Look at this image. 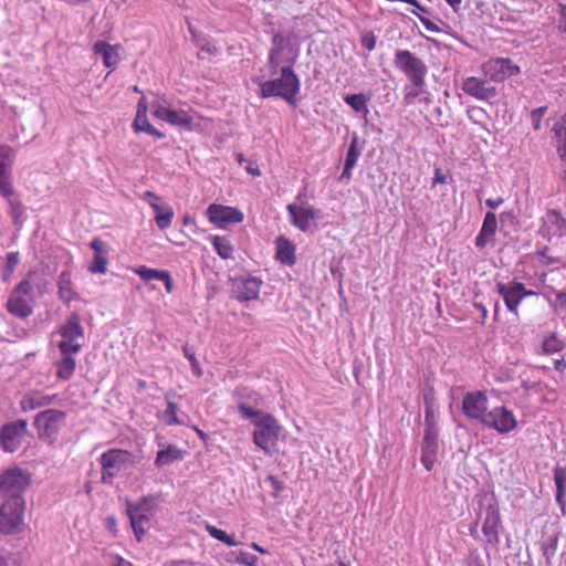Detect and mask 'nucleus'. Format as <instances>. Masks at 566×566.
Instances as JSON below:
<instances>
[{
    "label": "nucleus",
    "instance_id": "obj_47",
    "mask_svg": "<svg viewBox=\"0 0 566 566\" xmlns=\"http://www.w3.org/2000/svg\"><path fill=\"white\" fill-rule=\"evenodd\" d=\"M548 249L545 248L542 251L537 252V260L543 265H559L562 264V260L559 258H554L547 254Z\"/></svg>",
    "mask_w": 566,
    "mask_h": 566
},
{
    "label": "nucleus",
    "instance_id": "obj_55",
    "mask_svg": "<svg viewBox=\"0 0 566 566\" xmlns=\"http://www.w3.org/2000/svg\"><path fill=\"white\" fill-rule=\"evenodd\" d=\"M412 13H413L415 15H417V17H418V19L420 20V22L422 23V25H423L428 31H430V32H438V31H439L438 25H437L433 21H431L430 19H428V18H426V17H423V15H421V14H418L416 11H412Z\"/></svg>",
    "mask_w": 566,
    "mask_h": 566
},
{
    "label": "nucleus",
    "instance_id": "obj_63",
    "mask_svg": "<svg viewBox=\"0 0 566 566\" xmlns=\"http://www.w3.org/2000/svg\"><path fill=\"white\" fill-rule=\"evenodd\" d=\"M245 170L252 175V176H260L261 175V171L259 169V167L253 164V163H250L247 167H245Z\"/></svg>",
    "mask_w": 566,
    "mask_h": 566
},
{
    "label": "nucleus",
    "instance_id": "obj_26",
    "mask_svg": "<svg viewBox=\"0 0 566 566\" xmlns=\"http://www.w3.org/2000/svg\"><path fill=\"white\" fill-rule=\"evenodd\" d=\"M497 230V219L494 212H486L482 222L481 230L475 238V245L482 249L495 235Z\"/></svg>",
    "mask_w": 566,
    "mask_h": 566
},
{
    "label": "nucleus",
    "instance_id": "obj_62",
    "mask_svg": "<svg viewBox=\"0 0 566 566\" xmlns=\"http://www.w3.org/2000/svg\"><path fill=\"white\" fill-rule=\"evenodd\" d=\"M306 190H307V187L304 186L298 190V192L296 195V200L300 202V205L306 203Z\"/></svg>",
    "mask_w": 566,
    "mask_h": 566
},
{
    "label": "nucleus",
    "instance_id": "obj_20",
    "mask_svg": "<svg viewBox=\"0 0 566 566\" xmlns=\"http://www.w3.org/2000/svg\"><path fill=\"white\" fill-rule=\"evenodd\" d=\"M482 71L484 76L489 77L494 84V82H502L517 74L520 67L510 59L497 57L485 62L482 66Z\"/></svg>",
    "mask_w": 566,
    "mask_h": 566
},
{
    "label": "nucleus",
    "instance_id": "obj_4",
    "mask_svg": "<svg viewBox=\"0 0 566 566\" xmlns=\"http://www.w3.org/2000/svg\"><path fill=\"white\" fill-rule=\"evenodd\" d=\"M15 161V150L9 145H0V196L7 199L9 205V214L15 226L23 222L24 207L22 202L14 198L13 187V165Z\"/></svg>",
    "mask_w": 566,
    "mask_h": 566
},
{
    "label": "nucleus",
    "instance_id": "obj_19",
    "mask_svg": "<svg viewBox=\"0 0 566 566\" xmlns=\"http://www.w3.org/2000/svg\"><path fill=\"white\" fill-rule=\"evenodd\" d=\"M461 88L467 95L478 101H490L497 94L495 85L485 76H469L463 80Z\"/></svg>",
    "mask_w": 566,
    "mask_h": 566
},
{
    "label": "nucleus",
    "instance_id": "obj_35",
    "mask_svg": "<svg viewBox=\"0 0 566 566\" xmlns=\"http://www.w3.org/2000/svg\"><path fill=\"white\" fill-rule=\"evenodd\" d=\"M211 243L216 253L223 260L233 258V245L230 239L226 235H213L211 238Z\"/></svg>",
    "mask_w": 566,
    "mask_h": 566
},
{
    "label": "nucleus",
    "instance_id": "obj_38",
    "mask_svg": "<svg viewBox=\"0 0 566 566\" xmlns=\"http://www.w3.org/2000/svg\"><path fill=\"white\" fill-rule=\"evenodd\" d=\"M167 401V409L165 410L164 417L167 426H181L185 422L179 419L178 411L179 407L176 402L171 401L170 394L165 396Z\"/></svg>",
    "mask_w": 566,
    "mask_h": 566
},
{
    "label": "nucleus",
    "instance_id": "obj_29",
    "mask_svg": "<svg viewBox=\"0 0 566 566\" xmlns=\"http://www.w3.org/2000/svg\"><path fill=\"white\" fill-rule=\"evenodd\" d=\"M554 483L556 485V495L555 500L559 505L562 512L565 514L566 509V468L562 465H556L554 468Z\"/></svg>",
    "mask_w": 566,
    "mask_h": 566
},
{
    "label": "nucleus",
    "instance_id": "obj_8",
    "mask_svg": "<svg viewBox=\"0 0 566 566\" xmlns=\"http://www.w3.org/2000/svg\"><path fill=\"white\" fill-rule=\"evenodd\" d=\"M32 475L28 470L12 467L0 474V497L4 501L23 500L22 493L31 483Z\"/></svg>",
    "mask_w": 566,
    "mask_h": 566
},
{
    "label": "nucleus",
    "instance_id": "obj_17",
    "mask_svg": "<svg viewBox=\"0 0 566 566\" xmlns=\"http://www.w3.org/2000/svg\"><path fill=\"white\" fill-rule=\"evenodd\" d=\"M481 423L499 433H509L516 428L517 420L511 410L500 406L488 411Z\"/></svg>",
    "mask_w": 566,
    "mask_h": 566
},
{
    "label": "nucleus",
    "instance_id": "obj_22",
    "mask_svg": "<svg viewBox=\"0 0 566 566\" xmlns=\"http://www.w3.org/2000/svg\"><path fill=\"white\" fill-rule=\"evenodd\" d=\"M489 408V399L484 391L468 392L462 400L463 413L470 418L483 421Z\"/></svg>",
    "mask_w": 566,
    "mask_h": 566
},
{
    "label": "nucleus",
    "instance_id": "obj_45",
    "mask_svg": "<svg viewBox=\"0 0 566 566\" xmlns=\"http://www.w3.org/2000/svg\"><path fill=\"white\" fill-rule=\"evenodd\" d=\"M182 352H184L185 357L189 360V363L191 365L193 375H196L197 377H201L202 369L200 367L198 359L196 358V355H195V352L192 350V348H190L188 345H185L182 347Z\"/></svg>",
    "mask_w": 566,
    "mask_h": 566
},
{
    "label": "nucleus",
    "instance_id": "obj_41",
    "mask_svg": "<svg viewBox=\"0 0 566 566\" xmlns=\"http://www.w3.org/2000/svg\"><path fill=\"white\" fill-rule=\"evenodd\" d=\"M19 263H20V253L19 252L14 251V252H9L6 254L4 268H3L4 280L9 279L12 275V273L15 271Z\"/></svg>",
    "mask_w": 566,
    "mask_h": 566
},
{
    "label": "nucleus",
    "instance_id": "obj_14",
    "mask_svg": "<svg viewBox=\"0 0 566 566\" xmlns=\"http://www.w3.org/2000/svg\"><path fill=\"white\" fill-rule=\"evenodd\" d=\"M290 222L302 232H314V221L321 217V210L307 205L289 203L286 206Z\"/></svg>",
    "mask_w": 566,
    "mask_h": 566
},
{
    "label": "nucleus",
    "instance_id": "obj_34",
    "mask_svg": "<svg viewBox=\"0 0 566 566\" xmlns=\"http://www.w3.org/2000/svg\"><path fill=\"white\" fill-rule=\"evenodd\" d=\"M439 442L422 441L420 461L427 471H431L434 467Z\"/></svg>",
    "mask_w": 566,
    "mask_h": 566
},
{
    "label": "nucleus",
    "instance_id": "obj_12",
    "mask_svg": "<svg viewBox=\"0 0 566 566\" xmlns=\"http://www.w3.org/2000/svg\"><path fill=\"white\" fill-rule=\"evenodd\" d=\"M65 412L57 409H46L39 412L34 418V426L38 429L39 437L49 443H54L60 429L65 422Z\"/></svg>",
    "mask_w": 566,
    "mask_h": 566
},
{
    "label": "nucleus",
    "instance_id": "obj_50",
    "mask_svg": "<svg viewBox=\"0 0 566 566\" xmlns=\"http://www.w3.org/2000/svg\"><path fill=\"white\" fill-rule=\"evenodd\" d=\"M424 424L438 423V417L433 410V406L428 403V394L424 395Z\"/></svg>",
    "mask_w": 566,
    "mask_h": 566
},
{
    "label": "nucleus",
    "instance_id": "obj_32",
    "mask_svg": "<svg viewBox=\"0 0 566 566\" xmlns=\"http://www.w3.org/2000/svg\"><path fill=\"white\" fill-rule=\"evenodd\" d=\"M151 209L155 212V222L159 229L165 230L171 226L175 213L170 206L160 202L151 203Z\"/></svg>",
    "mask_w": 566,
    "mask_h": 566
},
{
    "label": "nucleus",
    "instance_id": "obj_51",
    "mask_svg": "<svg viewBox=\"0 0 566 566\" xmlns=\"http://www.w3.org/2000/svg\"><path fill=\"white\" fill-rule=\"evenodd\" d=\"M91 249L94 251V255H105L107 253L106 244L101 238H94L90 243Z\"/></svg>",
    "mask_w": 566,
    "mask_h": 566
},
{
    "label": "nucleus",
    "instance_id": "obj_23",
    "mask_svg": "<svg viewBox=\"0 0 566 566\" xmlns=\"http://www.w3.org/2000/svg\"><path fill=\"white\" fill-rule=\"evenodd\" d=\"M539 232L547 240L564 235L566 233V219L562 216L560 211L555 209L547 210L542 218Z\"/></svg>",
    "mask_w": 566,
    "mask_h": 566
},
{
    "label": "nucleus",
    "instance_id": "obj_42",
    "mask_svg": "<svg viewBox=\"0 0 566 566\" xmlns=\"http://www.w3.org/2000/svg\"><path fill=\"white\" fill-rule=\"evenodd\" d=\"M231 555L233 556V559H231V560L237 564L245 565V566H259L258 565L259 557L256 555H253L251 553L243 552V551L238 552V553H232Z\"/></svg>",
    "mask_w": 566,
    "mask_h": 566
},
{
    "label": "nucleus",
    "instance_id": "obj_16",
    "mask_svg": "<svg viewBox=\"0 0 566 566\" xmlns=\"http://www.w3.org/2000/svg\"><path fill=\"white\" fill-rule=\"evenodd\" d=\"M496 290L502 296L506 308L514 314H517L518 305L524 297L536 294V292L527 290L523 283L515 281L509 283L499 282Z\"/></svg>",
    "mask_w": 566,
    "mask_h": 566
},
{
    "label": "nucleus",
    "instance_id": "obj_31",
    "mask_svg": "<svg viewBox=\"0 0 566 566\" xmlns=\"http://www.w3.org/2000/svg\"><path fill=\"white\" fill-rule=\"evenodd\" d=\"M182 451L175 444H169L166 449L159 450L155 459V465L163 468L182 459Z\"/></svg>",
    "mask_w": 566,
    "mask_h": 566
},
{
    "label": "nucleus",
    "instance_id": "obj_37",
    "mask_svg": "<svg viewBox=\"0 0 566 566\" xmlns=\"http://www.w3.org/2000/svg\"><path fill=\"white\" fill-rule=\"evenodd\" d=\"M133 128L136 133L144 132V133H147L148 135L154 136L158 139L165 138V134L161 133L160 130H158L157 128H155L148 122L147 115H136L134 123H133Z\"/></svg>",
    "mask_w": 566,
    "mask_h": 566
},
{
    "label": "nucleus",
    "instance_id": "obj_24",
    "mask_svg": "<svg viewBox=\"0 0 566 566\" xmlns=\"http://www.w3.org/2000/svg\"><path fill=\"white\" fill-rule=\"evenodd\" d=\"M262 281L255 276L235 279L233 282L234 297L239 302L256 300L260 294Z\"/></svg>",
    "mask_w": 566,
    "mask_h": 566
},
{
    "label": "nucleus",
    "instance_id": "obj_30",
    "mask_svg": "<svg viewBox=\"0 0 566 566\" xmlns=\"http://www.w3.org/2000/svg\"><path fill=\"white\" fill-rule=\"evenodd\" d=\"M78 353L61 354V358L56 361V377L61 380H69L75 371V355Z\"/></svg>",
    "mask_w": 566,
    "mask_h": 566
},
{
    "label": "nucleus",
    "instance_id": "obj_58",
    "mask_svg": "<svg viewBox=\"0 0 566 566\" xmlns=\"http://www.w3.org/2000/svg\"><path fill=\"white\" fill-rule=\"evenodd\" d=\"M143 199L147 201V203L151 207V203L156 205L160 202V197L154 193L153 191H146L143 196Z\"/></svg>",
    "mask_w": 566,
    "mask_h": 566
},
{
    "label": "nucleus",
    "instance_id": "obj_36",
    "mask_svg": "<svg viewBox=\"0 0 566 566\" xmlns=\"http://www.w3.org/2000/svg\"><path fill=\"white\" fill-rule=\"evenodd\" d=\"M344 102L350 106L356 113L363 114L365 119L369 114L368 97L363 93L350 94L344 97Z\"/></svg>",
    "mask_w": 566,
    "mask_h": 566
},
{
    "label": "nucleus",
    "instance_id": "obj_40",
    "mask_svg": "<svg viewBox=\"0 0 566 566\" xmlns=\"http://www.w3.org/2000/svg\"><path fill=\"white\" fill-rule=\"evenodd\" d=\"M359 156L360 150L358 149V136L357 134H353L345 158V164H347V167H355Z\"/></svg>",
    "mask_w": 566,
    "mask_h": 566
},
{
    "label": "nucleus",
    "instance_id": "obj_54",
    "mask_svg": "<svg viewBox=\"0 0 566 566\" xmlns=\"http://www.w3.org/2000/svg\"><path fill=\"white\" fill-rule=\"evenodd\" d=\"M361 45L368 50L373 51L376 48V36L374 33L369 32L361 36Z\"/></svg>",
    "mask_w": 566,
    "mask_h": 566
},
{
    "label": "nucleus",
    "instance_id": "obj_3",
    "mask_svg": "<svg viewBox=\"0 0 566 566\" xmlns=\"http://www.w3.org/2000/svg\"><path fill=\"white\" fill-rule=\"evenodd\" d=\"M280 76L271 80L254 77L252 81L260 87V97H281L291 105L296 104V96L301 90V82L293 67L283 65L279 69Z\"/></svg>",
    "mask_w": 566,
    "mask_h": 566
},
{
    "label": "nucleus",
    "instance_id": "obj_46",
    "mask_svg": "<svg viewBox=\"0 0 566 566\" xmlns=\"http://www.w3.org/2000/svg\"><path fill=\"white\" fill-rule=\"evenodd\" d=\"M555 300L551 301V305L555 312L566 317V292L554 291Z\"/></svg>",
    "mask_w": 566,
    "mask_h": 566
},
{
    "label": "nucleus",
    "instance_id": "obj_6",
    "mask_svg": "<svg viewBox=\"0 0 566 566\" xmlns=\"http://www.w3.org/2000/svg\"><path fill=\"white\" fill-rule=\"evenodd\" d=\"M156 510L157 497L154 495L143 496L135 502L126 501V514L138 542H142Z\"/></svg>",
    "mask_w": 566,
    "mask_h": 566
},
{
    "label": "nucleus",
    "instance_id": "obj_59",
    "mask_svg": "<svg viewBox=\"0 0 566 566\" xmlns=\"http://www.w3.org/2000/svg\"><path fill=\"white\" fill-rule=\"evenodd\" d=\"M148 112V103L145 96H143L137 104V113L136 115H147Z\"/></svg>",
    "mask_w": 566,
    "mask_h": 566
},
{
    "label": "nucleus",
    "instance_id": "obj_43",
    "mask_svg": "<svg viewBox=\"0 0 566 566\" xmlns=\"http://www.w3.org/2000/svg\"><path fill=\"white\" fill-rule=\"evenodd\" d=\"M564 348V343L556 337L555 334H551L543 342V350L546 354H555Z\"/></svg>",
    "mask_w": 566,
    "mask_h": 566
},
{
    "label": "nucleus",
    "instance_id": "obj_15",
    "mask_svg": "<svg viewBox=\"0 0 566 566\" xmlns=\"http://www.w3.org/2000/svg\"><path fill=\"white\" fill-rule=\"evenodd\" d=\"M206 216L209 222L219 229H224L229 224L241 223L244 220V214L240 209L219 203L209 205Z\"/></svg>",
    "mask_w": 566,
    "mask_h": 566
},
{
    "label": "nucleus",
    "instance_id": "obj_39",
    "mask_svg": "<svg viewBox=\"0 0 566 566\" xmlns=\"http://www.w3.org/2000/svg\"><path fill=\"white\" fill-rule=\"evenodd\" d=\"M134 273H136L143 281L149 282L151 280H161L166 270H157L147 268L145 265L135 268Z\"/></svg>",
    "mask_w": 566,
    "mask_h": 566
},
{
    "label": "nucleus",
    "instance_id": "obj_48",
    "mask_svg": "<svg viewBox=\"0 0 566 566\" xmlns=\"http://www.w3.org/2000/svg\"><path fill=\"white\" fill-rule=\"evenodd\" d=\"M439 426L438 423L424 424L422 441L438 442Z\"/></svg>",
    "mask_w": 566,
    "mask_h": 566
},
{
    "label": "nucleus",
    "instance_id": "obj_61",
    "mask_svg": "<svg viewBox=\"0 0 566 566\" xmlns=\"http://www.w3.org/2000/svg\"><path fill=\"white\" fill-rule=\"evenodd\" d=\"M503 201H504V200H503V198H501V197H497V198H495V199H491V198H490V199H486V200H485V205H486L489 208H491V209H496V208H499V207L503 203Z\"/></svg>",
    "mask_w": 566,
    "mask_h": 566
},
{
    "label": "nucleus",
    "instance_id": "obj_49",
    "mask_svg": "<svg viewBox=\"0 0 566 566\" xmlns=\"http://www.w3.org/2000/svg\"><path fill=\"white\" fill-rule=\"evenodd\" d=\"M547 111V106H541L531 112L532 125L535 130L541 128V122Z\"/></svg>",
    "mask_w": 566,
    "mask_h": 566
},
{
    "label": "nucleus",
    "instance_id": "obj_28",
    "mask_svg": "<svg viewBox=\"0 0 566 566\" xmlns=\"http://www.w3.org/2000/svg\"><path fill=\"white\" fill-rule=\"evenodd\" d=\"M93 51L95 54L102 56L103 64L106 67L114 70L119 63V55L116 50V46H113L105 41L99 40L95 42L93 45Z\"/></svg>",
    "mask_w": 566,
    "mask_h": 566
},
{
    "label": "nucleus",
    "instance_id": "obj_60",
    "mask_svg": "<svg viewBox=\"0 0 566 566\" xmlns=\"http://www.w3.org/2000/svg\"><path fill=\"white\" fill-rule=\"evenodd\" d=\"M446 182H447V177L443 175L441 169L437 168L434 170V177L432 179V186L434 187L438 184H446Z\"/></svg>",
    "mask_w": 566,
    "mask_h": 566
},
{
    "label": "nucleus",
    "instance_id": "obj_25",
    "mask_svg": "<svg viewBox=\"0 0 566 566\" xmlns=\"http://www.w3.org/2000/svg\"><path fill=\"white\" fill-rule=\"evenodd\" d=\"M57 399V395H44L40 391H33L22 397L20 407L22 411L28 412L45 406H50Z\"/></svg>",
    "mask_w": 566,
    "mask_h": 566
},
{
    "label": "nucleus",
    "instance_id": "obj_5",
    "mask_svg": "<svg viewBox=\"0 0 566 566\" xmlns=\"http://www.w3.org/2000/svg\"><path fill=\"white\" fill-rule=\"evenodd\" d=\"M478 509L475 516L482 524V533L485 543L497 545L500 543V530L502 528V518L499 503L493 494L482 493L475 496Z\"/></svg>",
    "mask_w": 566,
    "mask_h": 566
},
{
    "label": "nucleus",
    "instance_id": "obj_7",
    "mask_svg": "<svg viewBox=\"0 0 566 566\" xmlns=\"http://www.w3.org/2000/svg\"><path fill=\"white\" fill-rule=\"evenodd\" d=\"M298 57V48L294 46L289 36L277 32L272 38V48L268 56V67L271 76L279 75L281 64L293 67Z\"/></svg>",
    "mask_w": 566,
    "mask_h": 566
},
{
    "label": "nucleus",
    "instance_id": "obj_2",
    "mask_svg": "<svg viewBox=\"0 0 566 566\" xmlns=\"http://www.w3.org/2000/svg\"><path fill=\"white\" fill-rule=\"evenodd\" d=\"M394 65L409 81L403 92L405 101L411 103L422 93V88L426 85L428 66L422 59L409 50H397L395 52Z\"/></svg>",
    "mask_w": 566,
    "mask_h": 566
},
{
    "label": "nucleus",
    "instance_id": "obj_10",
    "mask_svg": "<svg viewBox=\"0 0 566 566\" xmlns=\"http://www.w3.org/2000/svg\"><path fill=\"white\" fill-rule=\"evenodd\" d=\"M102 467V482L112 484L113 480L125 471L130 463V453L123 449H109L99 458Z\"/></svg>",
    "mask_w": 566,
    "mask_h": 566
},
{
    "label": "nucleus",
    "instance_id": "obj_56",
    "mask_svg": "<svg viewBox=\"0 0 566 566\" xmlns=\"http://www.w3.org/2000/svg\"><path fill=\"white\" fill-rule=\"evenodd\" d=\"M218 52V49L216 45L211 44L210 42H206L200 46L199 51V57H205L207 55H216Z\"/></svg>",
    "mask_w": 566,
    "mask_h": 566
},
{
    "label": "nucleus",
    "instance_id": "obj_44",
    "mask_svg": "<svg viewBox=\"0 0 566 566\" xmlns=\"http://www.w3.org/2000/svg\"><path fill=\"white\" fill-rule=\"evenodd\" d=\"M107 259L105 255H94L88 271L93 274H105L107 272Z\"/></svg>",
    "mask_w": 566,
    "mask_h": 566
},
{
    "label": "nucleus",
    "instance_id": "obj_53",
    "mask_svg": "<svg viewBox=\"0 0 566 566\" xmlns=\"http://www.w3.org/2000/svg\"><path fill=\"white\" fill-rule=\"evenodd\" d=\"M206 531L208 532V534L211 537H213L222 543H223V541H226L227 533L223 530H220L213 525H207Z\"/></svg>",
    "mask_w": 566,
    "mask_h": 566
},
{
    "label": "nucleus",
    "instance_id": "obj_9",
    "mask_svg": "<svg viewBox=\"0 0 566 566\" xmlns=\"http://www.w3.org/2000/svg\"><path fill=\"white\" fill-rule=\"evenodd\" d=\"M7 311L19 318L33 313V286L28 279L22 280L9 295Z\"/></svg>",
    "mask_w": 566,
    "mask_h": 566
},
{
    "label": "nucleus",
    "instance_id": "obj_18",
    "mask_svg": "<svg viewBox=\"0 0 566 566\" xmlns=\"http://www.w3.org/2000/svg\"><path fill=\"white\" fill-rule=\"evenodd\" d=\"M28 421L19 419L12 422L4 423L0 428V443L4 451H17L27 433Z\"/></svg>",
    "mask_w": 566,
    "mask_h": 566
},
{
    "label": "nucleus",
    "instance_id": "obj_1",
    "mask_svg": "<svg viewBox=\"0 0 566 566\" xmlns=\"http://www.w3.org/2000/svg\"><path fill=\"white\" fill-rule=\"evenodd\" d=\"M237 408L241 417L251 420L256 428L252 434L254 444L270 453L280 437L281 426L277 420L271 413L254 409L242 400H238Z\"/></svg>",
    "mask_w": 566,
    "mask_h": 566
},
{
    "label": "nucleus",
    "instance_id": "obj_13",
    "mask_svg": "<svg viewBox=\"0 0 566 566\" xmlns=\"http://www.w3.org/2000/svg\"><path fill=\"white\" fill-rule=\"evenodd\" d=\"M59 334L62 338L57 343V347L61 354L80 353L82 344L78 342V339L83 338L84 328L81 325L77 314H72L69 316L66 322L60 326Z\"/></svg>",
    "mask_w": 566,
    "mask_h": 566
},
{
    "label": "nucleus",
    "instance_id": "obj_64",
    "mask_svg": "<svg viewBox=\"0 0 566 566\" xmlns=\"http://www.w3.org/2000/svg\"><path fill=\"white\" fill-rule=\"evenodd\" d=\"M480 521H478V518L470 525V528H469V533L470 535L478 539L479 538V533H478V525H479Z\"/></svg>",
    "mask_w": 566,
    "mask_h": 566
},
{
    "label": "nucleus",
    "instance_id": "obj_11",
    "mask_svg": "<svg viewBox=\"0 0 566 566\" xmlns=\"http://www.w3.org/2000/svg\"><path fill=\"white\" fill-rule=\"evenodd\" d=\"M24 500L3 501L0 506V533L15 534L23 528Z\"/></svg>",
    "mask_w": 566,
    "mask_h": 566
},
{
    "label": "nucleus",
    "instance_id": "obj_33",
    "mask_svg": "<svg viewBox=\"0 0 566 566\" xmlns=\"http://www.w3.org/2000/svg\"><path fill=\"white\" fill-rule=\"evenodd\" d=\"M59 295L64 303L75 300L76 293L72 287V275L69 271H63L57 280Z\"/></svg>",
    "mask_w": 566,
    "mask_h": 566
},
{
    "label": "nucleus",
    "instance_id": "obj_27",
    "mask_svg": "<svg viewBox=\"0 0 566 566\" xmlns=\"http://www.w3.org/2000/svg\"><path fill=\"white\" fill-rule=\"evenodd\" d=\"M276 259L285 265H293L296 262L295 245L284 235L275 239Z\"/></svg>",
    "mask_w": 566,
    "mask_h": 566
},
{
    "label": "nucleus",
    "instance_id": "obj_57",
    "mask_svg": "<svg viewBox=\"0 0 566 566\" xmlns=\"http://www.w3.org/2000/svg\"><path fill=\"white\" fill-rule=\"evenodd\" d=\"M165 284V289L168 293H171L175 289V285H174V281H172V277L170 275V273L168 271H165L161 280Z\"/></svg>",
    "mask_w": 566,
    "mask_h": 566
},
{
    "label": "nucleus",
    "instance_id": "obj_52",
    "mask_svg": "<svg viewBox=\"0 0 566 566\" xmlns=\"http://www.w3.org/2000/svg\"><path fill=\"white\" fill-rule=\"evenodd\" d=\"M266 480L270 482L271 488L273 489V497H277L285 488L284 483L274 475H269Z\"/></svg>",
    "mask_w": 566,
    "mask_h": 566
},
{
    "label": "nucleus",
    "instance_id": "obj_21",
    "mask_svg": "<svg viewBox=\"0 0 566 566\" xmlns=\"http://www.w3.org/2000/svg\"><path fill=\"white\" fill-rule=\"evenodd\" d=\"M153 115L157 119L178 127H190L193 122V116L190 112L185 109H175L165 106L161 103H153Z\"/></svg>",
    "mask_w": 566,
    "mask_h": 566
}]
</instances>
